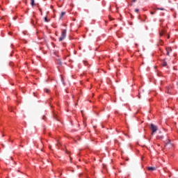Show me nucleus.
I'll use <instances>...</instances> for the list:
<instances>
[{"mask_svg":"<svg viewBox=\"0 0 178 178\" xmlns=\"http://www.w3.org/2000/svg\"><path fill=\"white\" fill-rule=\"evenodd\" d=\"M157 10H165V8H156Z\"/></svg>","mask_w":178,"mask_h":178,"instance_id":"8","label":"nucleus"},{"mask_svg":"<svg viewBox=\"0 0 178 178\" xmlns=\"http://www.w3.org/2000/svg\"><path fill=\"white\" fill-rule=\"evenodd\" d=\"M150 129H151V130L152 131V134H154V133H156V131L158 130V127L152 123L150 124Z\"/></svg>","mask_w":178,"mask_h":178,"instance_id":"1","label":"nucleus"},{"mask_svg":"<svg viewBox=\"0 0 178 178\" xmlns=\"http://www.w3.org/2000/svg\"><path fill=\"white\" fill-rule=\"evenodd\" d=\"M66 29H63L61 33L60 37L59 38V41H63L64 38H66Z\"/></svg>","mask_w":178,"mask_h":178,"instance_id":"2","label":"nucleus"},{"mask_svg":"<svg viewBox=\"0 0 178 178\" xmlns=\"http://www.w3.org/2000/svg\"><path fill=\"white\" fill-rule=\"evenodd\" d=\"M58 63L59 66H62V61L58 60Z\"/></svg>","mask_w":178,"mask_h":178,"instance_id":"9","label":"nucleus"},{"mask_svg":"<svg viewBox=\"0 0 178 178\" xmlns=\"http://www.w3.org/2000/svg\"><path fill=\"white\" fill-rule=\"evenodd\" d=\"M169 146L170 147H173V145L172 144V143H170V140H168L167 143H165V147H168Z\"/></svg>","mask_w":178,"mask_h":178,"instance_id":"3","label":"nucleus"},{"mask_svg":"<svg viewBox=\"0 0 178 178\" xmlns=\"http://www.w3.org/2000/svg\"><path fill=\"white\" fill-rule=\"evenodd\" d=\"M31 6H34L35 5L34 0H31Z\"/></svg>","mask_w":178,"mask_h":178,"instance_id":"7","label":"nucleus"},{"mask_svg":"<svg viewBox=\"0 0 178 178\" xmlns=\"http://www.w3.org/2000/svg\"><path fill=\"white\" fill-rule=\"evenodd\" d=\"M163 66L165 67L166 66H168V63H166V59H164L163 61Z\"/></svg>","mask_w":178,"mask_h":178,"instance_id":"5","label":"nucleus"},{"mask_svg":"<svg viewBox=\"0 0 178 178\" xmlns=\"http://www.w3.org/2000/svg\"><path fill=\"white\" fill-rule=\"evenodd\" d=\"M147 170H149V172H154V170H156V168L155 167H148Z\"/></svg>","mask_w":178,"mask_h":178,"instance_id":"4","label":"nucleus"},{"mask_svg":"<svg viewBox=\"0 0 178 178\" xmlns=\"http://www.w3.org/2000/svg\"><path fill=\"white\" fill-rule=\"evenodd\" d=\"M44 21L48 23L49 21L48 20V19L47 18V17H44Z\"/></svg>","mask_w":178,"mask_h":178,"instance_id":"10","label":"nucleus"},{"mask_svg":"<svg viewBox=\"0 0 178 178\" xmlns=\"http://www.w3.org/2000/svg\"><path fill=\"white\" fill-rule=\"evenodd\" d=\"M48 91H49V90H47L46 92H48Z\"/></svg>","mask_w":178,"mask_h":178,"instance_id":"15","label":"nucleus"},{"mask_svg":"<svg viewBox=\"0 0 178 178\" xmlns=\"http://www.w3.org/2000/svg\"><path fill=\"white\" fill-rule=\"evenodd\" d=\"M167 55L169 56V52L167 51Z\"/></svg>","mask_w":178,"mask_h":178,"instance_id":"14","label":"nucleus"},{"mask_svg":"<svg viewBox=\"0 0 178 178\" xmlns=\"http://www.w3.org/2000/svg\"><path fill=\"white\" fill-rule=\"evenodd\" d=\"M137 0H132V2H136Z\"/></svg>","mask_w":178,"mask_h":178,"instance_id":"13","label":"nucleus"},{"mask_svg":"<svg viewBox=\"0 0 178 178\" xmlns=\"http://www.w3.org/2000/svg\"><path fill=\"white\" fill-rule=\"evenodd\" d=\"M139 11H140L139 9H138V8H136V9H135V12L138 13V12H139Z\"/></svg>","mask_w":178,"mask_h":178,"instance_id":"11","label":"nucleus"},{"mask_svg":"<svg viewBox=\"0 0 178 178\" xmlns=\"http://www.w3.org/2000/svg\"><path fill=\"white\" fill-rule=\"evenodd\" d=\"M65 15H66V13L65 12H62L61 14H60V19H62V17H63V16H65Z\"/></svg>","mask_w":178,"mask_h":178,"instance_id":"6","label":"nucleus"},{"mask_svg":"<svg viewBox=\"0 0 178 178\" xmlns=\"http://www.w3.org/2000/svg\"><path fill=\"white\" fill-rule=\"evenodd\" d=\"M151 15H155V12H151Z\"/></svg>","mask_w":178,"mask_h":178,"instance_id":"12","label":"nucleus"}]
</instances>
